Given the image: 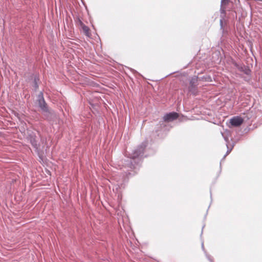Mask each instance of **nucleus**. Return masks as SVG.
<instances>
[{
	"mask_svg": "<svg viewBox=\"0 0 262 262\" xmlns=\"http://www.w3.org/2000/svg\"><path fill=\"white\" fill-rule=\"evenodd\" d=\"M37 102L41 111L42 114L46 118L49 117L52 114V111L49 108L47 103L46 102L42 92H40L38 95Z\"/></svg>",
	"mask_w": 262,
	"mask_h": 262,
	"instance_id": "f03ea898",
	"label": "nucleus"
},
{
	"mask_svg": "<svg viewBox=\"0 0 262 262\" xmlns=\"http://www.w3.org/2000/svg\"><path fill=\"white\" fill-rule=\"evenodd\" d=\"M146 147V143L143 142L139 145L132 153L129 154V161L128 164L129 167L132 168H135L136 165L141 161V159L143 156L145 149Z\"/></svg>",
	"mask_w": 262,
	"mask_h": 262,
	"instance_id": "f257e3e1",
	"label": "nucleus"
},
{
	"mask_svg": "<svg viewBox=\"0 0 262 262\" xmlns=\"http://www.w3.org/2000/svg\"><path fill=\"white\" fill-rule=\"evenodd\" d=\"M28 138L33 147L36 149H38L39 145L37 143V141L36 140V136L35 135H30Z\"/></svg>",
	"mask_w": 262,
	"mask_h": 262,
	"instance_id": "423d86ee",
	"label": "nucleus"
},
{
	"mask_svg": "<svg viewBox=\"0 0 262 262\" xmlns=\"http://www.w3.org/2000/svg\"><path fill=\"white\" fill-rule=\"evenodd\" d=\"M39 81V78L37 77H35L34 79V88L35 91L38 89V81Z\"/></svg>",
	"mask_w": 262,
	"mask_h": 262,
	"instance_id": "1a4fd4ad",
	"label": "nucleus"
},
{
	"mask_svg": "<svg viewBox=\"0 0 262 262\" xmlns=\"http://www.w3.org/2000/svg\"><path fill=\"white\" fill-rule=\"evenodd\" d=\"M113 177L114 178V179L116 180L117 182L121 183V182H122L123 181V177H120V178L119 179H118L117 177H116V176H113Z\"/></svg>",
	"mask_w": 262,
	"mask_h": 262,
	"instance_id": "9d476101",
	"label": "nucleus"
},
{
	"mask_svg": "<svg viewBox=\"0 0 262 262\" xmlns=\"http://www.w3.org/2000/svg\"><path fill=\"white\" fill-rule=\"evenodd\" d=\"M243 119L239 116L233 117L230 120L231 125L234 127L240 126L243 123Z\"/></svg>",
	"mask_w": 262,
	"mask_h": 262,
	"instance_id": "39448f33",
	"label": "nucleus"
},
{
	"mask_svg": "<svg viewBox=\"0 0 262 262\" xmlns=\"http://www.w3.org/2000/svg\"><path fill=\"white\" fill-rule=\"evenodd\" d=\"M179 114L176 112H171L165 114L163 117V120L165 122H170L177 119Z\"/></svg>",
	"mask_w": 262,
	"mask_h": 262,
	"instance_id": "20e7f679",
	"label": "nucleus"
},
{
	"mask_svg": "<svg viewBox=\"0 0 262 262\" xmlns=\"http://www.w3.org/2000/svg\"><path fill=\"white\" fill-rule=\"evenodd\" d=\"M196 79L193 78L190 80V86H189V91L191 92L192 94H195L196 92L195 81Z\"/></svg>",
	"mask_w": 262,
	"mask_h": 262,
	"instance_id": "0eeeda50",
	"label": "nucleus"
},
{
	"mask_svg": "<svg viewBox=\"0 0 262 262\" xmlns=\"http://www.w3.org/2000/svg\"><path fill=\"white\" fill-rule=\"evenodd\" d=\"M79 24L80 27H81L82 30L84 34L88 36H89L90 35L89 28L88 26H85L80 20H79Z\"/></svg>",
	"mask_w": 262,
	"mask_h": 262,
	"instance_id": "6e6552de",
	"label": "nucleus"
},
{
	"mask_svg": "<svg viewBox=\"0 0 262 262\" xmlns=\"http://www.w3.org/2000/svg\"><path fill=\"white\" fill-rule=\"evenodd\" d=\"M231 150V149H230V150H228L227 151V154H229Z\"/></svg>",
	"mask_w": 262,
	"mask_h": 262,
	"instance_id": "9b49d317",
	"label": "nucleus"
},
{
	"mask_svg": "<svg viewBox=\"0 0 262 262\" xmlns=\"http://www.w3.org/2000/svg\"><path fill=\"white\" fill-rule=\"evenodd\" d=\"M220 28L222 30V32H224L225 30V26L227 25V20L226 19V10L224 8L222 7V5H221V9H220Z\"/></svg>",
	"mask_w": 262,
	"mask_h": 262,
	"instance_id": "7ed1b4c3",
	"label": "nucleus"
}]
</instances>
